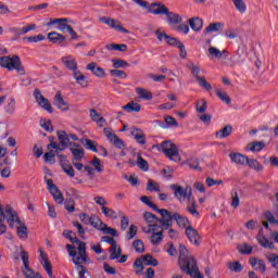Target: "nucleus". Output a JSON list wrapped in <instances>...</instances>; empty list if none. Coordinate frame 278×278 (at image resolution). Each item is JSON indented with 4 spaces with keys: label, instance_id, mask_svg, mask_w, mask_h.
<instances>
[{
    "label": "nucleus",
    "instance_id": "nucleus-1",
    "mask_svg": "<svg viewBox=\"0 0 278 278\" xmlns=\"http://www.w3.org/2000/svg\"><path fill=\"white\" fill-rule=\"evenodd\" d=\"M63 236L64 238H67L72 244H77V248L71 244H66L68 255L72 257V262L74 264L78 265L81 262H90L88 254H86V242L78 240L73 230H64Z\"/></svg>",
    "mask_w": 278,
    "mask_h": 278
},
{
    "label": "nucleus",
    "instance_id": "nucleus-2",
    "mask_svg": "<svg viewBox=\"0 0 278 278\" xmlns=\"http://www.w3.org/2000/svg\"><path fill=\"white\" fill-rule=\"evenodd\" d=\"M178 251V265L180 270L186 273V275H189V277L203 278V274H201L199 266L197 265V260H194V256L188 254L186 245L180 244Z\"/></svg>",
    "mask_w": 278,
    "mask_h": 278
},
{
    "label": "nucleus",
    "instance_id": "nucleus-3",
    "mask_svg": "<svg viewBox=\"0 0 278 278\" xmlns=\"http://www.w3.org/2000/svg\"><path fill=\"white\" fill-rule=\"evenodd\" d=\"M0 66L7 68V71H16L20 75H25V67L21 58L18 55L11 56H0Z\"/></svg>",
    "mask_w": 278,
    "mask_h": 278
},
{
    "label": "nucleus",
    "instance_id": "nucleus-4",
    "mask_svg": "<svg viewBox=\"0 0 278 278\" xmlns=\"http://www.w3.org/2000/svg\"><path fill=\"white\" fill-rule=\"evenodd\" d=\"M187 68H189L191 75L193 77H195V80L198 81L199 86L204 88V90H207V92H210V90H212V85L210 83H207L205 77L199 76V74L201 73V66L190 62L187 64Z\"/></svg>",
    "mask_w": 278,
    "mask_h": 278
},
{
    "label": "nucleus",
    "instance_id": "nucleus-5",
    "mask_svg": "<svg viewBox=\"0 0 278 278\" xmlns=\"http://www.w3.org/2000/svg\"><path fill=\"white\" fill-rule=\"evenodd\" d=\"M170 190L174 191V195L176 197V199H178V201H186V199L188 201H190V199L192 198V188L187 187L186 189H184V187L179 186V185H170Z\"/></svg>",
    "mask_w": 278,
    "mask_h": 278
},
{
    "label": "nucleus",
    "instance_id": "nucleus-6",
    "mask_svg": "<svg viewBox=\"0 0 278 278\" xmlns=\"http://www.w3.org/2000/svg\"><path fill=\"white\" fill-rule=\"evenodd\" d=\"M103 134L108 138V140L111 142V144H113V147H116V149H122V151H125V149H127L125 141L118 138V136H116V134L112 131V128L105 127L103 129Z\"/></svg>",
    "mask_w": 278,
    "mask_h": 278
},
{
    "label": "nucleus",
    "instance_id": "nucleus-7",
    "mask_svg": "<svg viewBox=\"0 0 278 278\" xmlns=\"http://www.w3.org/2000/svg\"><path fill=\"white\" fill-rule=\"evenodd\" d=\"M159 150L162 151L169 160H173V157H177L179 155L177 146L170 141H163L159 147Z\"/></svg>",
    "mask_w": 278,
    "mask_h": 278
},
{
    "label": "nucleus",
    "instance_id": "nucleus-8",
    "mask_svg": "<svg viewBox=\"0 0 278 278\" xmlns=\"http://www.w3.org/2000/svg\"><path fill=\"white\" fill-rule=\"evenodd\" d=\"M100 23H104V25H108L111 27V29H115V31H122L123 34H129V30L123 27V24L112 17L102 16L99 18Z\"/></svg>",
    "mask_w": 278,
    "mask_h": 278
},
{
    "label": "nucleus",
    "instance_id": "nucleus-9",
    "mask_svg": "<svg viewBox=\"0 0 278 278\" xmlns=\"http://www.w3.org/2000/svg\"><path fill=\"white\" fill-rule=\"evenodd\" d=\"M156 212L161 215L162 218L159 219V223L163 225V227H173V220H175V213L168 212L166 208H157Z\"/></svg>",
    "mask_w": 278,
    "mask_h": 278
},
{
    "label": "nucleus",
    "instance_id": "nucleus-10",
    "mask_svg": "<svg viewBox=\"0 0 278 278\" xmlns=\"http://www.w3.org/2000/svg\"><path fill=\"white\" fill-rule=\"evenodd\" d=\"M34 97L40 108L46 110V112H49V114H53V108L51 106V102H49V99L42 96V92L40 91V89L34 90Z\"/></svg>",
    "mask_w": 278,
    "mask_h": 278
},
{
    "label": "nucleus",
    "instance_id": "nucleus-11",
    "mask_svg": "<svg viewBox=\"0 0 278 278\" xmlns=\"http://www.w3.org/2000/svg\"><path fill=\"white\" fill-rule=\"evenodd\" d=\"M146 8L150 14H154L156 16H160V15L166 16L168 12V8L162 4V2H154V3H151V5H147Z\"/></svg>",
    "mask_w": 278,
    "mask_h": 278
},
{
    "label": "nucleus",
    "instance_id": "nucleus-12",
    "mask_svg": "<svg viewBox=\"0 0 278 278\" xmlns=\"http://www.w3.org/2000/svg\"><path fill=\"white\" fill-rule=\"evenodd\" d=\"M155 225H150V229L147 230V228L142 227V231H144L146 233H151L152 231V236H151V242L154 247H157V244H160V242H162V240H164V233L162 231L155 232Z\"/></svg>",
    "mask_w": 278,
    "mask_h": 278
},
{
    "label": "nucleus",
    "instance_id": "nucleus-13",
    "mask_svg": "<svg viewBox=\"0 0 278 278\" xmlns=\"http://www.w3.org/2000/svg\"><path fill=\"white\" fill-rule=\"evenodd\" d=\"M36 24H28L23 27L10 28V31L14 34L15 38H21V36H25V34H29V31H36Z\"/></svg>",
    "mask_w": 278,
    "mask_h": 278
},
{
    "label": "nucleus",
    "instance_id": "nucleus-14",
    "mask_svg": "<svg viewBox=\"0 0 278 278\" xmlns=\"http://www.w3.org/2000/svg\"><path fill=\"white\" fill-rule=\"evenodd\" d=\"M67 23H68V18H54V20L50 18L47 26L51 27L53 25H58L56 29L59 31H68V28H71V25H68Z\"/></svg>",
    "mask_w": 278,
    "mask_h": 278
},
{
    "label": "nucleus",
    "instance_id": "nucleus-15",
    "mask_svg": "<svg viewBox=\"0 0 278 278\" xmlns=\"http://www.w3.org/2000/svg\"><path fill=\"white\" fill-rule=\"evenodd\" d=\"M54 105L58 108V110H61V112H68V110H71V105L68 102L64 101L62 92L60 91H58L54 96Z\"/></svg>",
    "mask_w": 278,
    "mask_h": 278
},
{
    "label": "nucleus",
    "instance_id": "nucleus-16",
    "mask_svg": "<svg viewBox=\"0 0 278 278\" xmlns=\"http://www.w3.org/2000/svg\"><path fill=\"white\" fill-rule=\"evenodd\" d=\"M40 264L43 266L46 273L48 274V277L53 278V266H51V262H49V256L47 253L40 251Z\"/></svg>",
    "mask_w": 278,
    "mask_h": 278
},
{
    "label": "nucleus",
    "instance_id": "nucleus-17",
    "mask_svg": "<svg viewBox=\"0 0 278 278\" xmlns=\"http://www.w3.org/2000/svg\"><path fill=\"white\" fill-rule=\"evenodd\" d=\"M4 216H5L7 222H8L10 227L13 228L14 227V223H17L18 225H21V219H18V216H16V214H13L12 206H10V205L5 206Z\"/></svg>",
    "mask_w": 278,
    "mask_h": 278
},
{
    "label": "nucleus",
    "instance_id": "nucleus-18",
    "mask_svg": "<svg viewBox=\"0 0 278 278\" xmlns=\"http://www.w3.org/2000/svg\"><path fill=\"white\" fill-rule=\"evenodd\" d=\"M168 25L176 27V25H181L184 23V17L177 13H173L170 11H167V14H165Z\"/></svg>",
    "mask_w": 278,
    "mask_h": 278
},
{
    "label": "nucleus",
    "instance_id": "nucleus-19",
    "mask_svg": "<svg viewBox=\"0 0 278 278\" xmlns=\"http://www.w3.org/2000/svg\"><path fill=\"white\" fill-rule=\"evenodd\" d=\"M130 134L138 144H147V135H144L142 129L132 127Z\"/></svg>",
    "mask_w": 278,
    "mask_h": 278
},
{
    "label": "nucleus",
    "instance_id": "nucleus-20",
    "mask_svg": "<svg viewBox=\"0 0 278 278\" xmlns=\"http://www.w3.org/2000/svg\"><path fill=\"white\" fill-rule=\"evenodd\" d=\"M250 266H252V268H254V270H258V273H262L263 275H264V273H266V262H264V260L251 257Z\"/></svg>",
    "mask_w": 278,
    "mask_h": 278
},
{
    "label": "nucleus",
    "instance_id": "nucleus-21",
    "mask_svg": "<svg viewBox=\"0 0 278 278\" xmlns=\"http://www.w3.org/2000/svg\"><path fill=\"white\" fill-rule=\"evenodd\" d=\"M89 116L93 123L99 125V127H105V125H108V121H105V118H103V116H101L94 109L89 110Z\"/></svg>",
    "mask_w": 278,
    "mask_h": 278
},
{
    "label": "nucleus",
    "instance_id": "nucleus-22",
    "mask_svg": "<svg viewBox=\"0 0 278 278\" xmlns=\"http://www.w3.org/2000/svg\"><path fill=\"white\" fill-rule=\"evenodd\" d=\"M61 62L62 64H64L65 68H67L68 71L74 72L77 68V60H75L73 55L61 58Z\"/></svg>",
    "mask_w": 278,
    "mask_h": 278
},
{
    "label": "nucleus",
    "instance_id": "nucleus-23",
    "mask_svg": "<svg viewBox=\"0 0 278 278\" xmlns=\"http://www.w3.org/2000/svg\"><path fill=\"white\" fill-rule=\"evenodd\" d=\"M73 77L76 80V84H78V86H81L83 88L88 87V80L84 73H81V71L78 70V67L73 71Z\"/></svg>",
    "mask_w": 278,
    "mask_h": 278
},
{
    "label": "nucleus",
    "instance_id": "nucleus-24",
    "mask_svg": "<svg viewBox=\"0 0 278 278\" xmlns=\"http://www.w3.org/2000/svg\"><path fill=\"white\" fill-rule=\"evenodd\" d=\"M208 53L212 58H216L217 60H227L229 58V52L227 50H218L217 48L210 47Z\"/></svg>",
    "mask_w": 278,
    "mask_h": 278
},
{
    "label": "nucleus",
    "instance_id": "nucleus-25",
    "mask_svg": "<svg viewBox=\"0 0 278 278\" xmlns=\"http://www.w3.org/2000/svg\"><path fill=\"white\" fill-rule=\"evenodd\" d=\"M229 157L231 162L238 164L239 166H247V162H249V156H245L240 153H230Z\"/></svg>",
    "mask_w": 278,
    "mask_h": 278
},
{
    "label": "nucleus",
    "instance_id": "nucleus-26",
    "mask_svg": "<svg viewBox=\"0 0 278 278\" xmlns=\"http://www.w3.org/2000/svg\"><path fill=\"white\" fill-rule=\"evenodd\" d=\"M48 40L53 45H62L66 41V37L58 31H51L48 34Z\"/></svg>",
    "mask_w": 278,
    "mask_h": 278
},
{
    "label": "nucleus",
    "instance_id": "nucleus-27",
    "mask_svg": "<svg viewBox=\"0 0 278 278\" xmlns=\"http://www.w3.org/2000/svg\"><path fill=\"white\" fill-rule=\"evenodd\" d=\"M86 68H87V71H91V73L96 77H105V70L97 66V64L94 62L89 63Z\"/></svg>",
    "mask_w": 278,
    "mask_h": 278
},
{
    "label": "nucleus",
    "instance_id": "nucleus-28",
    "mask_svg": "<svg viewBox=\"0 0 278 278\" xmlns=\"http://www.w3.org/2000/svg\"><path fill=\"white\" fill-rule=\"evenodd\" d=\"M186 236L187 238H189V241L192 242V244H197L199 245V240H200V236H199V232L193 229L192 227H188L186 229Z\"/></svg>",
    "mask_w": 278,
    "mask_h": 278
},
{
    "label": "nucleus",
    "instance_id": "nucleus-29",
    "mask_svg": "<svg viewBox=\"0 0 278 278\" xmlns=\"http://www.w3.org/2000/svg\"><path fill=\"white\" fill-rule=\"evenodd\" d=\"M109 253V260H118V257L123 255V250L121 249V245L118 243H114L113 245H111Z\"/></svg>",
    "mask_w": 278,
    "mask_h": 278
},
{
    "label": "nucleus",
    "instance_id": "nucleus-30",
    "mask_svg": "<svg viewBox=\"0 0 278 278\" xmlns=\"http://www.w3.org/2000/svg\"><path fill=\"white\" fill-rule=\"evenodd\" d=\"M188 23L193 31H201L203 29V20L200 17H191Z\"/></svg>",
    "mask_w": 278,
    "mask_h": 278
},
{
    "label": "nucleus",
    "instance_id": "nucleus-31",
    "mask_svg": "<svg viewBox=\"0 0 278 278\" xmlns=\"http://www.w3.org/2000/svg\"><path fill=\"white\" fill-rule=\"evenodd\" d=\"M233 134V127L231 125H226L224 128L215 132L216 138H229Z\"/></svg>",
    "mask_w": 278,
    "mask_h": 278
},
{
    "label": "nucleus",
    "instance_id": "nucleus-32",
    "mask_svg": "<svg viewBox=\"0 0 278 278\" xmlns=\"http://www.w3.org/2000/svg\"><path fill=\"white\" fill-rule=\"evenodd\" d=\"M265 143L264 141H253L248 143V146L245 147V151H252V153L262 151V149H264Z\"/></svg>",
    "mask_w": 278,
    "mask_h": 278
},
{
    "label": "nucleus",
    "instance_id": "nucleus-33",
    "mask_svg": "<svg viewBox=\"0 0 278 278\" xmlns=\"http://www.w3.org/2000/svg\"><path fill=\"white\" fill-rule=\"evenodd\" d=\"M89 225L94 227V229H98L99 231L103 230V227H105V224H103V220L99 218L97 215H91L89 217Z\"/></svg>",
    "mask_w": 278,
    "mask_h": 278
},
{
    "label": "nucleus",
    "instance_id": "nucleus-34",
    "mask_svg": "<svg viewBox=\"0 0 278 278\" xmlns=\"http://www.w3.org/2000/svg\"><path fill=\"white\" fill-rule=\"evenodd\" d=\"M256 240L258 244H261V247H263L264 249H275V243L268 240V238L264 237V235H258L256 237Z\"/></svg>",
    "mask_w": 278,
    "mask_h": 278
},
{
    "label": "nucleus",
    "instance_id": "nucleus-35",
    "mask_svg": "<svg viewBox=\"0 0 278 278\" xmlns=\"http://www.w3.org/2000/svg\"><path fill=\"white\" fill-rule=\"evenodd\" d=\"M70 151L75 162H80V160H84V155H86L84 148H70Z\"/></svg>",
    "mask_w": 278,
    "mask_h": 278
},
{
    "label": "nucleus",
    "instance_id": "nucleus-36",
    "mask_svg": "<svg viewBox=\"0 0 278 278\" xmlns=\"http://www.w3.org/2000/svg\"><path fill=\"white\" fill-rule=\"evenodd\" d=\"M187 212L194 216V218H199V211H197V201L193 198H190L187 205Z\"/></svg>",
    "mask_w": 278,
    "mask_h": 278
},
{
    "label": "nucleus",
    "instance_id": "nucleus-37",
    "mask_svg": "<svg viewBox=\"0 0 278 278\" xmlns=\"http://www.w3.org/2000/svg\"><path fill=\"white\" fill-rule=\"evenodd\" d=\"M81 144L86 147L89 151H93V153H99V150L97 149V141L83 138L80 139Z\"/></svg>",
    "mask_w": 278,
    "mask_h": 278
},
{
    "label": "nucleus",
    "instance_id": "nucleus-38",
    "mask_svg": "<svg viewBox=\"0 0 278 278\" xmlns=\"http://www.w3.org/2000/svg\"><path fill=\"white\" fill-rule=\"evenodd\" d=\"M174 220H176L177 225H179L182 228L190 227V220H188L179 213H174Z\"/></svg>",
    "mask_w": 278,
    "mask_h": 278
},
{
    "label": "nucleus",
    "instance_id": "nucleus-39",
    "mask_svg": "<svg viewBox=\"0 0 278 278\" xmlns=\"http://www.w3.org/2000/svg\"><path fill=\"white\" fill-rule=\"evenodd\" d=\"M58 138H59L60 144H62L63 147L68 148V144H71V138L68 137V134H66V131L59 130L58 131Z\"/></svg>",
    "mask_w": 278,
    "mask_h": 278
},
{
    "label": "nucleus",
    "instance_id": "nucleus-40",
    "mask_svg": "<svg viewBox=\"0 0 278 278\" xmlns=\"http://www.w3.org/2000/svg\"><path fill=\"white\" fill-rule=\"evenodd\" d=\"M50 193L52 194L54 201L59 205H62L64 203V195L62 194V191H60V189H58V187L50 190Z\"/></svg>",
    "mask_w": 278,
    "mask_h": 278
},
{
    "label": "nucleus",
    "instance_id": "nucleus-41",
    "mask_svg": "<svg viewBox=\"0 0 278 278\" xmlns=\"http://www.w3.org/2000/svg\"><path fill=\"white\" fill-rule=\"evenodd\" d=\"M215 94L223 101V103H226L227 105L231 104V98L227 92L223 91V89H215Z\"/></svg>",
    "mask_w": 278,
    "mask_h": 278
},
{
    "label": "nucleus",
    "instance_id": "nucleus-42",
    "mask_svg": "<svg viewBox=\"0 0 278 278\" xmlns=\"http://www.w3.org/2000/svg\"><path fill=\"white\" fill-rule=\"evenodd\" d=\"M237 251L241 255H251L253 253V247L249 245V243H241L237 245Z\"/></svg>",
    "mask_w": 278,
    "mask_h": 278
},
{
    "label": "nucleus",
    "instance_id": "nucleus-43",
    "mask_svg": "<svg viewBox=\"0 0 278 278\" xmlns=\"http://www.w3.org/2000/svg\"><path fill=\"white\" fill-rule=\"evenodd\" d=\"M122 110H125L126 112H140V110H142V105L130 101L128 104L122 106Z\"/></svg>",
    "mask_w": 278,
    "mask_h": 278
},
{
    "label": "nucleus",
    "instance_id": "nucleus-44",
    "mask_svg": "<svg viewBox=\"0 0 278 278\" xmlns=\"http://www.w3.org/2000/svg\"><path fill=\"white\" fill-rule=\"evenodd\" d=\"M136 92L139 96V99H144L146 101H151V99H153V94L144 88H137Z\"/></svg>",
    "mask_w": 278,
    "mask_h": 278
},
{
    "label": "nucleus",
    "instance_id": "nucleus-45",
    "mask_svg": "<svg viewBox=\"0 0 278 278\" xmlns=\"http://www.w3.org/2000/svg\"><path fill=\"white\" fill-rule=\"evenodd\" d=\"M4 112H7V114H9L10 116H12L14 112H16V99L14 98L10 99V101L4 106Z\"/></svg>",
    "mask_w": 278,
    "mask_h": 278
},
{
    "label": "nucleus",
    "instance_id": "nucleus-46",
    "mask_svg": "<svg viewBox=\"0 0 278 278\" xmlns=\"http://www.w3.org/2000/svg\"><path fill=\"white\" fill-rule=\"evenodd\" d=\"M55 149L56 155H60V151H64L68 149L66 146L58 144V142L53 141V138H50V143L48 144V150Z\"/></svg>",
    "mask_w": 278,
    "mask_h": 278
},
{
    "label": "nucleus",
    "instance_id": "nucleus-47",
    "mask_svg": "<svg viewBox=\"0 0 278 278\" xmlns=\"http://www.w3.org/2000/svg\"><path fill=\"white\" fill-rule=\"evenodd\" d=\"M231 1L237 12H239L240 14H244L247 12V3H244V0H231Z\"/></svg>",
    "mask_w": 278,
    "mask_h": 278
},
{
    "label": "nucleus",
    "instance_id": "nucleus-48",
    "mask_svg": "<svg viewBox=\"0 0 278 278\" xmlns=\"http://www.w3.org/2000/svg\"><path fill=\"white\" fill-rule=\"evenodd\" d=\"M195 110L199 114H205L207 112V101L205 99L198 100Z\"/></svg>",
    "mask_w": 278,
    "mask_h": 278
},
{
    "label": "nucleus",
    "instance_id": "nucleus-49",
    "mask_svg": "<svg viewBox=\"0 0 278 278\" xmlns=\"http://www.w3.org/2000/svg\"><path fill=\"white\" fill-rule=\"evenodd\" d=\"M141 261L143 262L144 266H157V260L153 258V256L150 254L142 255Z\"/></svg>",
    "mask_w": 278,
    "mask_h": 278
},
{
    "label": "nucleus",
    "instance_id": "nucleus-50",
    "mask_svg": "<svg viewBox=\"0 0 278 278\" xmlns=\"http://www.w3.org/2000/svg\"><path fill=\"white\" fill-rule=\"evenodd\" d=\"M102 214H104V216H106L108 218H113V220H116V218H118V214H116V211L106 206H102Z\"/></svg>",
    "mask_w": 278,
    "mask_h": 278
},
{
    "label": "nucleus",
    "instance_id": "nucleus-51",
    "mask_svg": "<svg viewBox=\"0 0 278 278\" xmlns=\"http://www.w3.org/2000/svg\"><path fill=\"white\" fill-rule=\"evenodd\" d=\"M142 258H137L132 265V268L136 275H142V270H144V265L142 264Z\"/></svg>",
    "mask_w": 278,
    "mask_h": 278
},
{
    "label": "nucleus",
    "instance_id": "nucleus-52",
    "mask_svg": "<svg viewBox=\"0 0 278 278\" xmlns=\"http://www.w3.org/2000/svg\"><path fill=\"white\" fill-rule=\"evenodd\" d=\"M143 219L146 220V223H149V227H151V225H153V223L160 222V219L157 218V216H155V214L150 213V212H146L143 214Z\"/></svg>",
    "mask_w": 278,
    "mask_h": 278
},
{
    "label": "nucleus",
    "instance_id": "nucleus-53",
    "mask_svg": "<svg viewBox=\"0 0 278 278\" xmlns=\"http://www.w3.org/2000/svg\"><path fill=\"white\" fill-rule=\"evenodd\" d=\"M140 202L144 203V205H148V207H151L154 212H156L157 205L151 201L150 197L142 195L140 198Z\"/></svg>",
    "mask_w": 278,
    "mask_h": 278
},
{
    "label": "nucleus",
    "instance_id": "nucleus-54",
    "mask_svg": "<svg viewBox=\"0 0 278 278\" xmlns=\"http://www.w3.org/2000/svg\"><path fill=\"white\" fill-rule=\"evenodd\" d=\"M132 248L135 249L136 253H144V243L140 239H136L132 242Z\"/></svg>",
    "mask_w": 278,
    "mask_h": 278
},
{
    "label": "nucleus",
    "instance_id": "nucleus-55",
    "mask_svg": "<svg viewBox=\"0 0 278 278\" xmlns=\"http://www.w3.org/2000/svg\"><path fill=\"white\" fill-rule=\"evenodd\" d=\"M137 166L141 170H144V172L149 170V163L147 162V160L142 159V156L140 155L137 156Z\"/></svg>",
    "mask_w": 278,
    "mask_h": 278
},
{
    "label": "nucleus",
    "instance_id": "nucleus-56",
    "mask_svg": "<svg viewBox=\"0 0 278 278\" xmlns=\"http://www.w3.org/2000/svg\"><path fill=\"white\" fill-rule=\"evenodd\" d=\"M147 190H149V192H160V184L153 181L152 179H149Z\"/></svg>",
    "mask_w": 278,
    "mask_h": 278
},
{
    "label": "nucleus",
    "instance_id": "nucleus-57",
    "mask_svg": "<svg viewBox=\"0 0 278 278\" xmlns=\"http://www.w3.org/2000/svg\"><path fill=\"white\" fill-rule=\"evenodd\" d=\"M62 169L68 175V177H75V169L73 166L68 163H62L61 164Z\"/></svg>",
    "mask_w": 278,
    "mask_h": 278
},
{
    "label": "nucleus",
    "instance_id": "nucleus-58",
    "mask_svg": "<svg viewBox=\"0 0 278 278\" xmlns=\"http://www.w3.org/2000/svg\"><path fill=\"white\" fill-rule=\"evenodd\" d=\"M266 260L267 262H269V264H271L273 268H278V255L275 253H271L269 255H266Z\"/></svg>",
    "mask_w": 278,
    "mask_h": 278
},
{
    "label": "nucleus",
    "instance_id": "nucleus-59",
    "mask_svg": "<svg viewBox=\"0 0 278 278\" xmlns=\"http://www.w3.org/2000/svg\"><path fill=\"white\" fill-rule=\"evenodd\" d=\"M17 236L22 240H27V226L25 224L17 227Z\"/></svg>",
    "mask_w": 278,
    "mask_h": 278
},
{
    "label": "nucleus",
    "instance_id": "nucleus-60",
    "mask_svg": "<svg viewBox=\"0 0 278 278\" xmlns=\"http://www.w3.org/2000/svg\"><path fill=\"white\" fill-rule=\"evenodd\" d=\"M91 165L96 168L97 173H103V165H101V160L97 156L91 161Z\"/></svg>",
    "mask_w": 278,
    "mask_h": 278
},
{
    "label": "nucleus",
    "instance_id": "nucleus-61",
    "mask_svg": "<svg viewBox=\"0 0 278 278\" xmlns=\"http://www.w3.org/2000/svg\"><path fill=\"white\" fill-rule=\"evenodd\" d=\"M23 274L25 275L26 278H38V277H40V275L38 273L35 274L34 270L31 268H29V266L24 267Z\"/></svg>",
    "mask_w": 278,
    "mask_h": 278
},
{
    "label": "nucleus",
    "instance_id": "nucleus-62",
    "mask_svg": "<svg viewBox=\"0 0 278 278\" xmlns=\"http://www.w3.org/2000/svg\"><path fill=\"white\" fill-rule=\"evenodd\" d=\"M223 27V23H212L208 27L205 28V34H210L212 31H218Z\"/></svg>",
    "mask_w": 278,
    "mask_h": 278
},
{
    "label": "nucleus",
    "instance_id": "nucleus-63",
    "mask_svg": "<svg viewBox=\"0 0 278 278\" xmlns=\"http://www.w3.org/2000/svg\"><path fill=\"white\" fill-rule=\"evenodd\" d=\"M228 268L231 273H242V265L239 262L229 263Z\"/></svg>",
    "mask_w": 278,
    "mask_h": 278
},
{
    "label": "nucleus",
    "instance_id": "nucleus-64",
    "mask_svg": "<svg viewBox=\"0 0 278 278\" xmlns=\"http://www.w3.org/2000/svg\"><path fill=\"white\" fill-rule=\"evenodd\" d=\"M112 62L115 68H125V66H129V63H127L125 60L113 59Z\"/></svg>",
    "mask_w": 278,
    "mask_h": 278
}]
</instances>
